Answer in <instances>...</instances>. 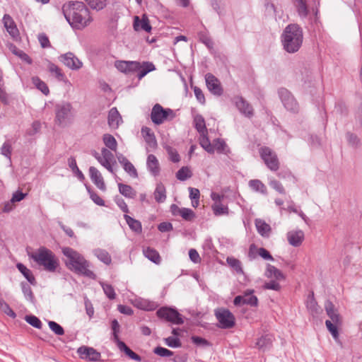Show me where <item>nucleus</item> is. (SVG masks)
<instances>
[{"label":"nucleus","mask_w":362,"mask_h":362,"mask_svg":"<svg viewBox=\"0 0 362 362\" xmlns=\"http://www.w3.org/2000/svg\"><path fill=\"white\" fill-rule=\"evenodd\" d=\"M255 226L257 228V232L262 237H269L271 232L270 226L267 223L264 221L262 219H256L255 221Z\"/></svg>","instance_id":"29"},{"label":"nucleus","mask_w":362,"mask_h":362,"mask_svg":"<svg viewBox=\"0 0 362 362\" xmlns=\"http://www.w3.org/2000/svg\"><path fill=\"white\" fill-rule=\"evenodd\" d=\"M48 325L49 329L57 335H63L64 334V330L63 327L54 321H49L48 322Z\"/></svg>","instance_id":"58"},{"label":"nucleus","mask_w":362,"mask_h":362,"mask_svg":"<svg viewBox=\"0 0 362 362\" xmlns=\"http://www.w3.org/2000/svg\"><path fill=\"white\" fill-rule=\"evenodd\" d=\"M272 338L268 336H262L259 338L256 342V346L263 351H265L267 349L269 348L272 345Z\"/></svg>","instance_id":"43"},{"label":"nucleus","mask_w":362,"mask_h":362,"mask_svg":"<svg viewBox=\"0 0 362 362\" xmlns=\"http://www.w3.org/2000/svg\"><path fill=\"white\" fill-rule=\"evenodd\" d=\"M89 175L94 185L98 189L105 192L106 190V186L100 171L96 168L91 166L89 168Z\"/></svg>","instance_id":"18"},{"label":"nucleus","mask_w":362,"mask_h":362,"mask_svg":"<svg viewBox=\"0 0 362 362\" xmlns=\"http://www.w3.org/2000/svg\"><path fill=\"white\" fill-rule=\"evenodd\" d=\"M64 16L74 29L81 30L92 21L88 8L81 1H70L62 6Z\"/></svg>","instance_id":"1"},{"label":"nucleus","mask_w":362,"mask_h":362,"mask_svg":"<svg viewBox=\"0 0 362 362\" xmlns=\"http://www.w3.org/2000/svg\"><path fill=\"white\" fill-rule=\"evenodd\" d=\"M325 309L327 315L335 325L340 324V316L337 313V310L335 309L334 304L330 300H327L325 302Z\"/></svg>","instance_id":"23"},{"label":"nucleus","mask_w":362,"mask_h":362,"mask_svg":"<svg viewBox=\"0 0 362 362\" xmlns=\"http://www.w3.org/2000/svg\"><path fill=\"white\" fill-rule=\"evenodd\" d=\"M144 256L151 262L159 264L160 262V257L159 253L151 247H146L143 250Z\"/></svg>","instance_id":"36"},{"label":"nucleus","mask_w":362,"mask_h":362,"mask_svg":"<svg viewBox=\"0 0 362 362\" xmlns=\"http://www.w3.org/2000/svg\"><path fill=\"white\" fill-rule=\"evenodd\" d=\"M93 254L100 261L107 265H109L112 262L111 256L105 250L97 248L93 250Z\"/></svg>","instance_id":"33"},{"label":"nucleus","mask_w":362,"mask_h":362,"mask_svg":"<svg viewBox=\"0 0 362 362\" xmlns=\"http://www.w3.org/2000/svg\"><path fill=\"white\" fill-rule=\"evenodd\" d=\"M88 192L90 194V197L92 201L98 206H105L104 200L95 192L90 190L88 187H87Z\"/></svg>","instance_id":"60"},{"label":"nucleus","mask_w":362,"mask_h":362,"mask_svg":"<svg viewBox=\"0 0 362 362\" xmlns=\"http://www.w3.org/2000/svg\"><path fill=\"white\" fill-rule=\"evenodd\" d=\"M281 42L284 49L290 54L297 52L303 42L302 28L296 23L288 25L281 35Z\"/></svg>","instance_id":"3"},{"label":"nucleus","mask_w":362,"mask_h":362,"mask_svg":"<svg viewBox=\"0 0 362 362\" xmlns=\"http://www.w3.org/2000/svg\"><path fill=\"white\" fill-rule=\"evenodd\" d=\"M233 103H235L236 107L240 111L241 114L245 115L247 117H252L254 115V110L252 105L245 100L241 96H235L233 98Z\"/></svg>","instance_id":"14"},{"label":"nucleus","mask_w":362,"mask_h":362,"mask_svg":"<svg viewBox=\"0 0 362 362\" xmlns=\"http://www.w3.org/2000/svg\"><path fill=\"white\" fill-rule=\"evenodd\" d=\"M146 166L148 171L153 176H157L160 173V165L157 158L153 155L149 154L147 157Z\"/></svg>","instance_id":"21"},{"label":"nucleus","mask_w":362,"mask_h":362,"mask_svg":"<svg viewBox=\"0 0 362 362\" xmlns=\"http://www.w3.org/2000/svg\"><path fill=\"white\" fill-rule=\"evenodd\" d=\"M118 349L124 352L129 358L136 361L137 362L141 361V357L137 354L134 352L129 346L126 345L124 341H119V344L117 345Z\"/></svg>","instance_id":"28"},{"label":"nucleus","mask_w":362,"mask_h":362,"mask_svg":"<svg viewBox=\"0 0 362 362\" xmlns=\"http://www.w3.org/2000/svg\"><path fill=\"white\" fill-rule=\"evenodd\" d=\"M48 71L59 81L68 82L66 76L62 72V69L54 64V63L49 62L47 65Z\"/></svg>","instance_id":"25"},{"label":"nucleus","mask_w":362,"mask_h":362,"mask_svg":"<svg viewBox=\"0 0 362 362\" xmlns=\"http://www.w3.org/2000/svg\"><path fill=\"white\" fill-rule=\"evenodd\" d=\"M194 127L199 134L207 132L205 120L202 115H196L194 119Z\"/></svg>","instance_id":"41"},{"label":"nucleus","mask_w":362,"mask_h":362,"mask_svg":"<svg viewBox=\"0 0 362 362\" xmlns=\"http://www.w3.org/2000/svg\"><path fill=\"white\" fill-rule=\"evenodd\" d=\"M297 12L301 18H305L308 15L307 0H296Z\"/></svg>","instance_id":"39"},{"label":"nucleus","mask_w":362,"mask_h":362,"mask_svg":"<svg viewBox=\"0 0 362 362\" xmlns=\"http://www.w3.org/2000/svg\"><path fill=\"white\" fill-rule=\"evenodd\" d=\"M105 145L111 151H116L117 143L115 137L109 134H105L103 137Z\"/></svg>","instance_id":"42"},{"label":"nucleus","mask_w":362,"mask_h":362,"mask_svg":"<svg viewBox=\"0 0 362 362\" xmlns=\"http://www.w3.org/2000/svg\"><path fill=\"white\" fill-rule=\"evenodd\" d=\"M21 289L26 300L33 303L35 296L30 285L25 282L21 284Z\"/></svg>","instance_id":"46"},{"label":"nucleus","mask_w":362,"mask_h":362,"mask_svg":"<svg viewBox=\"0 0 362 362\" xmlns=\"http://www.w3.org/2000/svg\"><path fill=\"white\" fill-rule=\"evenodd\" d=\"M111 328L112 330V340L117 344L119 341H122L119 338V333L120 331V325L116 319H114L111 322Z\"/></svg>","instance_id":"47"},{"label":"nucleus","mask_w":362,"mask_h":362,"mask_svg":"<svg viewBox=\"0 0 362 362\" xmlns=\"http://www.w3.org/2000/svg\"><path fill=\"white\" fill-rule=\"evenodd\" d=\"M212 209L216 216H221L228 214V208L222 204L221 202L214 203L212 205Z\"/></svg>","instance_id":"49"},{"label":"nucleus","mask_w":362,"mask_h":362,"mask_svg":"<svg viewBox=\"0 0 362 362\" xmlns=\"http://www.w3.org/2000/svg\"><path fill=\"white\" fill-rule=\"evenodd\" d=\"M249 187L254 192L262 194H267V189L266 185L259 180H250L248 182Z\"/></svg>","instance_id":"26"},{"label":"nucleus","mask_w":362,"mask_h":362,"mask_svg":"<svg viewBox=\"0 0 362 362\" xmlns=\"http://www.w3.org/2000/svg\"><path fill=\"white\" fill-rule=\"evenodd\" d=\"M325 325L332 337L334 339H337L339 337V332L337 327V325H335L332 321L328 320L325 321Z\"/></svg>","instance_id":"59"},{"label":"nucleus","mask_w":362,"mask_h":362,"mask_svg":"<svg viewBox=\"0 0 362 362\" xmlns=\"http://www.w3.org/2000/svg\"><path fill=\"white\" fill-rule=\"evenodd\" d=\"M307 308L313 315L319 313L320 308L317 305V303L313 297V293H312V295L308 297L307 300Z\"/></svg>","instance_id":"50"},{"label":"nucleus","mask_w":362,"mask_h":362,"mask_svg":"<svg viewBox=\"0 0 362 362\" xmlns=\"http://www.w3.org/2000/svg\"><path fill=\"white\" fill-rule=\"evenodd\" d=\"M191 340H192V343H194V344H196L198 346L206 347V346H211V343L208 340H206L201 337L192 336Z\"/></svg>","instance_id":"56"},{"label":"nucleus","mask_w":362,"mask_h":362,"mask_svg":"<svg viewBox=\"0 0 362 362\" xmlns=\"http://www.w3.org/2000/svg\"><path fill=\"white\" fill-rule=\"evenodd\" d=\"M0 310L13 319L16 317V313L11 309L8 304L4 300H1L0 303Z\"/></svg>","instance_id":"55"},{"label":"nucleus","mask_w":362,"mask_h":362,"mask_svg":"<svg viewBox=\"0 0 362 362\" xmlns=\"http://www.w3.org/2000/svg\"><path fill=\"white\" fill-rule=\"evenodd\" d=\"M199 144L208 153H214V147L210 142V140L207 136V132L204 133V134H200Z\"/></svg>","instance_id":"35"},{"label":"nucleus","mask_w":362,"mask_h":362,"mask_svg":"<svg viewBox=\"0 0 362 362\" xmlns=\"http://www.w3.org/2000/svg\"><path fill=\"white\" fill-rule=\"evenodd\" d=\"M115 66L118 71L126 74L137 71L141 68V64L135 61H116Z\"/></svg>","instance_id":"13"},{"label":"nucleus","mask_w":362,"mask_h":362,"mask_svg":"<svg viewBox=\"0 0 362 362\" xmlns=\"http://www.w3.org/2000/svg\"><path fill=\"white\" fill-rule=\"evenodd\" d=\"M62 252L66 258L65 264L70 271L92 279H95L96 275L89 269V262L81 254L69 247H63Z\"/></svg>","instance_id":"2"},{"label":"nucleus","mask_w":362,"mask_h":362,"mask_svg":"<svg viewBox=\"0 0 362 362\" xmlns=\"http://www.w3.org/2000/svg\"><path fill=\"white\" fill-rule=\"evenodd\" d=\"M141 134L149 147L152 148L157 147L156 136L149 127H143L141 128Z\"/></svg>","instance_id":"24"},{"label":"nucleus","mask_w":362,"mask_h":362,"mask_svg":"<svg viewBox=\"0 0 362 362\" xmlns=\"http://www.w3.org/2000/svg\"><path fill=\"white\" fill-rule=\"evenodd\" d=\"M33 84L40 90L43 94L47 95L49 93V89L47 84L42 81L39 77L35 76L32 78Z\"/></svg>","instance_id":"44"},{"label":"nucleus","mask_w":362,"mask_h":362,"mask_svg":"<svg viewBox=\"0 0 362 362\" xmlns=\"http://www.w3.org/2000/svg\"><path fill=\"white\" fill-rule=\"evenodd\" d=\"M108 124L112 129L118 128L120 122H122V117L116 107L110 109L108 113Z\"/></svg>","instance_id":"22"},{"label":"nucleus","mask_w":362,"mask_h":362,"mask_svg":"<svg viewBox=\"0 0 362 362\" xmlns=\"http://www.w3.org/2000/svg\"><path fill=\"white\" fill-rule=\"evenodd\" d=\"M28 255L40 267L50 273L55 272L60 266L59 259L57 255L45 246H41L35 251L28 252Z\"/></svg>","instance_id":"4"},{"label":"nucleus","mask_w":362,"mask_h":362,"mask_svg":"<svg viewBox=\"0 0 362 362\" xmlns=\"http://www.w3.org/2000/svg\"><path fill=\"white\" fill-rule=\"evenodd\" d=\"M214 147V150L219 153H224L228 155L230 153V149L228 148L226 142L221 139H216L214 140L213 144Z\"/></svg>","instance_id":"38"},{"label":"nucleus","mask_w":362,"mask_h":362,"mask_svg":"<svg viewBox=\"0 0 362 362\" xmlns=\"http://www.w3.org/2000/svg\"><path fill=\"white\" fill-rule=\"evenodd\" d=\"M279 96L284 107L289 112L297 113L299 110V105L291 94V93L284 88H281L278 90Z\"/></svg>","instance_id":"8"},{"label":"nucleus","mask_w":362,"mask_h":362,"mask_svg":"<svg viewBox=\"0 0 362 362\" xmlns=\"http://www.w3.org/2000/svg\"><path fill=\"white\" fill-rule=\"evenodd\" d=\"M346 138L349 144L353 147H358L361 144L359 138L354 133L347 132Z\"/></svg>","instance_id":"53"},{"label":"nucleus","mask_w":362,"mask_h":362,"mask_svg":"<svg viewBox=\"0 0 362 362\" xmlns=\"http://www.w3.org/2000/svg\"><path fill=\"white\" fill-rule=\"evenodd\" d=\"M154 197L157 202L162 203L166 199L165 187L162 183L157 185L154 191Z\"/></svg>","instance_id":"37"},{"label":"nucleus","mask_w":362,"mask_h":362,"mask_svg":"<svg viewBox=\"0 0 362 362\" xmlns=\"http://www.w3.org/2000/svg\"><path fill=\"white\" fill-rule=\"evenodd\" d=\"M254 290H246L243 295H239L235 297L233 304L236 306L241 305H248L252 307H257L258 305V298L256 296L253 295Z\"/></svg>","instance_id":"11"},{"label":"nucleus","mask_w":362,"mask_h":362,"mask_svg":"<svg viewBox=\"0 0 362 362\" xmlns=\"http://www.w3.org/2000/svg\"><path fill=\"white\" fill-rule=\"evenodd\" d=\"M68 165L72 172L77 176L78 180L81 181H83L85 180V176L78 168L76 160L74 157H71L68 159Z\"/></svg>","instance_id":"40"},{"label":"nucleus","mask_w":362,"mask_h":362,"mask_svg":"<svg viewBox=\"0 0 362 362\" xmlns=\"http://www.w3.org/2000/svg\"><path fill=\"white\" fill-rule=\"evenodd\" d=\"M154 353L162 357H168L171 356L173 354V352L168 349L158 346L154 349Z\"/></svg>","instance_id":"63"},{"label":"nucleus","mask_w":362,"mask_h":362,"mask_svg":"<svg viewBox=\"0 0 362 362\" xmlns=\"http://www.w3.org/2000/svg\"><path fill=\"white\" fill-rule=\"evenodd\" d=\"M134 305L144 310H154L157 308L156 303L146 299L139 298L135 300Z\"/></svg>","instance_id":"27"},{"label":"nucleus","mask_w":362,"mask_h":362,"mask_svg":"<svg viewBox=\"0 0 362 362\" xmlns=\"http://www.w3.org/2000/svg\"><path fill=\"white\" fill-rule=\"evenodd\" d=\"M287 239L290 245L298 247L304 240V233L301 230L290 231L287 233Z\"/></svg>","instance_id":"20"},{"label":"nucleus","mask_w":362,"mask_h":362,"mask_svg":"<svg viewBox=\"0 0 362 362\" xmlns=\"http://www.w3.org/2000/svg\"><path fill=\"white\" fill-rule=\"evenodd\" d=\"M80 358L88 361H98L100 360L101 354L93 347L82 346L77 350Z\"/></svg>","instance_id":"12"},{"label":"nucleus","mask_w":362,"mask_h":362,"mask_svg":"<svg viewBox=\"0 0 362 362\" xmlns=\"http://www.w3.org/2000/svg\"><path fill=\"white\" fill-rule=\"evenodd\" d=\"M100 285L103 288L105 294L107 296L108 298L111 300L115 298L116 294L112 285L103 282L100 283Z\"/></svg>","instance_id":"52"},{"label":"nucleus","mask_w":362,"mask_h":362,"mask_svg":"<svg viewBox=\"0 0 362 362\" xmlns=\"http://www.w3.org/2000/svg\"><path fill=\"white\" fill-rule=\"evenodd\" d=\"M118 189L119 193L127 198L134 199L136 197V192L130 185L119 183Z\"/></svg>","instance_id":"32"},{"label":"nucleus","mask_w":362,"mask_h":362,"mask_svg":"<svg viewBox=\"0 0 362 362\" xmlns=\"http://www.w3.org/2000/svg\"><path fill=\"white\" fill-rule=\"evenodd\" d=\"M86 1L91 8L100 11L105 7L107 0H86Z\"/></svg>","instance_id":"51"},{"label":"nucleus","mask_w":362,"mask_h":362,"mask_svg":"<svg viewBox=\"0 0 362 362\" xmlns=\"http://www.w3.org/2000/svg\"><path fill=\"white\" fill-rule=\"evenodd\" d=\"M25 320L28 324L35 328L40 329L42 327V322L35 315H26Z\"/></svg>","instance_id":"54"},{"label":"nucleus","mask_w":362,"mask_h":362,"mask_svg":"<svg viewBox=\"0 0 362 362\" xmlns=\"http://www.w3.org/2000/svg\"><path fill=\"white\" fill-rule=\"evenodd\" d=\"M16 267L30 284L33 285H35L36 284L35 278L33 276L32 272L29 269H28L23 264L18 263L16 264Z\"/></svg>","instance_id":"31"},{"label":"nucleus","mask_w":362,"mask_h":362,"mask_svg":"<svg viewBox=\"0 0 362 362\" xmlns=\"http://www.w3.org/2000/svg\"><path fill=\"white\" fill-rule=\"evenodd\" d=\"M175 117L174 111L170 108H163L160 104H156L151 112V119L155 124H161L165 120H171Z\"/></svg>","instance_id":"6"},{"label":"nucleus","mask_w":362,"mask_h":362,"mask_svg":"<svg viewBox=\"0 0 362 362\" xmlns=\"http://www.w3.org/2000/svg\"><path fill=\"white\" fill-rule=\"evenodd\" d=\"M133 28L136 31L144 30L147 33H150L152 29L149 20L146 15H144L141 19L137 16H134Z\"/></svg>","instance_id":"19"},{"label":"nucleus","mask_w":362,"mask_h":362,"mask_svg":"<svg viewBox=\"0 0 362 362\" xmlns=\"http://www.w3.org/2000/svg\"><path fill=\"white\" fill-rule=\"evenodd\" d=\"M228 264L233 268L237 273H243L241 262L238 259L233 257H228L226 259Z\"/></svg>","instance_id":"48"},{"label":"nucleus","mask_w":362,"mask_h":362,"mask_svg":"<svg viewBox=\"0 0 362 362\" xmlns=\"http://www.w3.org/2000/svg\"><path fill=\"white\" fill-rule=\"evenodd\" d=\"M124 218L129 226V228L134 232L140 233L142 231L141 223L139 221L136 220L127 214L124 215Z\"/></svg>","instance_id":"34"},{"label":"nucleus","mask_w":362,"mask_h":362,"mask_svg":"<svg viewBox=\"0 0 362 362\" xmlns=\"http://www.w3.org/2000/svg\"><path fill=\"white\" fill-rule=\"evenodd\" d=\"M180 216L188 221H191L195 217L194 211L188 208H182Z\"/></svg>","instance_id":"57"},{"label":"nucleus","mask_w":362,"mask_h":362,"mask_svg":"<svg viewBox=\"0 0 362 362\" xmlns=\"http://www.w3.org/2000/svg\"><path fill=\"white\" fill-rule=\"evenodd\" d=\"M3 23L11 37L15 40H18L19 38V31L13 18L8 14H5L3 17Z\"/></svg>","instance_id":"17"},{"label":"nucleus","mask_w":362,"mask_h":362,"mask_svg":"<svg viewBox=\"0 0 362 362\" xmlns=\"http://www.w3.org/2000/svg\"><path fill=\"white\" fill-rule=\"evenodd\" d=\"M206 83L209 90L214 95H221L223 89L217 78L211 74H206L205 76Z\"/></svg>","instance_id":"16"},{"label":"nucleus","mask_w":362,"mask_h":362,"mask_svg":"<svg viewBox=\"0 0 362 362\" xmlns=\"http://www.w3.org/2000/svg\"><path fill=\"white\" fill-rule=\"evenodd\" d=\"M157 316L160 319H164L174 325H182L184 320L182 315L175 309L168 307H163L156 312Z\"/></svg>","instance_id":"9"},{"label":"nucleus","mask_w":362,"mask_h":362,"mask_svg":"<svg viewBox=\"0 0 362 362\" xmlns=\"http://www.w3.org/2000/svg\"><path fill=\"white\" fill-rule=\"evenodd\" d=\"M11 144L8 141L4 142L1 148V153L8 158L10 160L11 156Z\"/></svg>","instance_id":"61"},{"label":"nucleus","mask_w":362,"mask_h":362,"mask_svg":"<svg viewBox=\"0 0 362 362\" xmlns=\"http://www.w3.org/2000/svg\"><path fill=\"white\" fill-rule=\"evenodd\" d=\"M192 176L190 169L187 166L182 167L177 173L176 177L180 181H185Z\"/></svg>","instance_id":"45"},{"label":"nucleus","mask_w":362,"mask_h":362,"mask_svg":"<svg viewBox=\"0 0 362 362\" xmlns=\"http://www.w3.org/2000/svg\"><path fill=\"white\" fill-rule=\"evenodd\" d=\"M269 185L272 188L275 189L279 193L282 194H285V189L279 181L276 180H271L269 181Z\"/></svg>","instance_id":"64"},{"label":"nucleus","mask_w":362,"mask_h":362,"mask_svg":"<svg viewBox=\"0 0 362 362\" xmlns=\"http://www.w3.org/2000/svg\"><path fill=\"white\" fill-rule=\"evenodd\" d=\"M165 344L172 348H178L181 346V342L179 338L174 337H169L165 339Z\"/></svg>","instance_id":"62"},{"label":"nucleus","mask_w":362,"mask_h":362,"mask_svg":"<svg viewBox=\"0 0 362 362\" xmlns=\"http://www.w3.org/2000/svg\"><path fill=\"white\" fill-rule=\"evenodd\" d=\"M59 60L67 67L72 70H78L83 66V63L72 52H67L59 57Z\"/></svg>","instance_id":"15"},{"label":"nucleus","mask_w":362,"mask_h":362,"mask_svg":"<svg viewBox=\"0 0 362 362\" xmlns=\"http://www.w3.org/2000/svg\"><path fill=\"white\" fill-rule=\"evenodd\" d=\"M54 123L59 127L69 126L74 121V110L71 103L61 101L54 105Z\"/></svg>","instance_id":"5"},{"label":"nucleus","mask_w":362,"mask_h":362,"mask_svg":"<svg viewBox=\"0 0 362 362\" xmlns=\"http://www.w3.org/2000/svg\"><path fill=\"white\" fill-rule=\"evenodd\" d=\"M259 154L266 165L272 171H276L279 168V159L276 154L267 146L259 149Z\"/></svg>","instance_id":"10"},{"label":"nucleus","mask_w":362,"mask_h":362,"mask_svg":"<svg viewBox=\"0 0 362 362\" xmlns=\"http://www.w3.org/2000/svg\"><path fill=\"white\" fill-rule=\"evenodd\" d=\"M214 315L218 320L217 327L221 329H230L235 325V318L233 314L228 309L219 308L215 310Z\"/></svg>","instance_id":"7"},{"label":"nucleus","mask_w":362,"mask_h":362,"mask_svg":"<svg viewBox=\"0 0 362 362\" xmlns=\"http://www.w3.org/2000/svg\"><path fill=\"white\" fill-rule=\"evenodd\" d=\"M265 275L268 278L274 277L276 280H283L285 279V276L281 271L271 264H267Z\"/></svg>","instance_id":"30"}]
</instances>
